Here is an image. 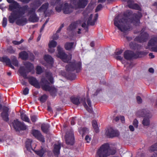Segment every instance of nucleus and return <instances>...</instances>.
Returning a JSON list of instances; mask_svg holds the SVG:
<instances>
[{
  "label": "nucleus",
  "instance_id": "1",
  "mask_svg": "<svg viewBox=\"0 0 157 157\" xmlns=\"http://www.w3.org/2000/svg\"><path fill=\"white\" fill-rule=\"evenodd\" d=\"M141 16L140 13L136 14L132 13L131 11H127L123 14L116 16L114 20V24L121 32L126 33L131 29V24L136 25L139 24Z\"/></svg>",
  "mask_w": 157,
  "mask_h": 157
},
{
  "label": "nucleus",
  "instance_id": "2",
  "mask_svg": "<svg viewBox=\"0 0 157 157\" xmlns=\"http://www.w3.org/2000/svg\"><path fill=\"white\" fill-rule=\"evenodd\" d=\"M10 4L8 10L11 11L8 17L10 23L13 24L15 22L19 25H23L27 22V19L25 17V12L28 8V5L21 6L20 4L14 0H6Z\"/></svg>",
  "mask_w": 157,
  "mask_h": 157
},
{
  "label": "nucleus",
  "instance_id": "3",
  "mask_svg": "<svg viewBox=\"0 0 157 157\" xmlns=\"http://www.w3.org/2000/svg\"><path fill=\"white\" fill-rule=\"evenodd\" d=\"M61 0H52L51 4L52 6H56L55 9L58 12L62 11L65 14H69L73 12L75 6L71 4L64 2L61 4L60 2Z\"/></svg>",
  "mask_w": 157,
  "mask_h": 157
},
{
  "label": "nucleus",
  "instance_id": "4",
  "mask_svg": "<svg viewBox=\"0 0 157 157\" xmlns=\"http://www.w3.org/2000/svg\"><path fill=\"white\" fill-rule=\"evenodd\" d=\"M116 152L115 149L110 148L108 144H104L98 149L95 157H107L110 155L114 154Z\"/></svg>",
  "mask_w": 157,
  "mask_h": 157
},
{
  "label": "nucleus",
  "instance_id": "5",
  "mask_svg": "<svg viewBox=\"0 0 157 157\" xmlns=\"http://www.w3.org/2000/svg\"><path fill=\"white\" fill-rule=\"evenodd\" d=\"M136 115L138 117H143L142 124L144 127H148L150 124V118L152 116V114L148 110L142 109L139 110L136 113Z\"/></svg>",
  "mask_w": 157,
  "mask_h": 157
},
{
  "label": "nucleus",
  "instance_id": "6",
  "mask_svg": "<svg viewBox=\"0 0 157 157\" xmlns=\"http://www.w3.org/2000/svg\"><path fill=\"white\" fill-rule=\"evenodd\" d=\"M71 102L73 104L77 105H78L80 103H82L87 111L90 113L92 112L91 108H90L91 106V102L89 98H86V101L90 108H88L87 105L86 103V100L84 98H83L79 99L78 98L74 97L71 98Z\"/></svg>",
  "mask_w": 157,
  "mask_h": 157
},
{
  "label": "nucleus",
  "instance_id": "7",
  "mask_svg": "<svg viewBox=\"0 0 157 157\" xmlns=\"http://www.w3.org/2000/svg\"><path fill=\"white\" fill-rule=\"evenodd\" d=\"M24 66L20 67L19 72L21 75L23 76L24 78H27V74L30 72L34 69L33 65L29 62H24Z\"/></svg>",
  "mask_w": 157,
  "mask_h": 157
},
{
  "label": "nucleus",
  "instance_id": "8",
  "mask_svg": "<svg viewBox=\"0 0 157 157\" xmlns=\"http://www.w3.org/2000/svg\"><path fill=\"white\" fill-rule=\"evenodd\" d=\"M83 16L84 17V21L87 20L88 25H95L98 17V14H96L93 18V15L90 13H88L87 10L84 11L83 13Z\"/></svg>",
  "mask_w": 157,
  "mask_h": 157
},
{
  "label": "nucleus",
  "instance_id": "9",
  "mask_svg": "<svg viewBox=\"0 0 157 157\" xmlns=\"http://www.w3.org/2000/svg\"><path fill=\"white\" fill-rule=\"evenodd\" d=\"M41 82L43 83V89L45 90L48 91L52 96L55 97L56 94V89L54 87L50 86L49 85V83L45 79L42 78Z\"/></svg>",
  "mask_w": 157,
  "mask_h": 157
},
{
  "label": "nucleus",
  "instance_id": "10",
  "mask_svg": "<svg viewBox=\"0 0 157 157\" xmlns=\"http://www.w3.org/2000/svg\"><path fill=\"white\" fill-rule=\"evenodd\" d=\"M67 71H73L76 70L77 72H78L81 68V64L80 62H76L75 61L70 62L66 67Z\"/></svg>",
  "mask_w": 157,
  "mask_h": 157
},
{
  "label": "nucleus",
  "instance_id": "11",
  "mask_svg": "<svg viewBox=\"0 0 157 157\" xmlns=\"http://www.w3.org/2000/svg\"><path fill=\"white\" fill-rule=\"evenodd\" d=\"M36 10L34 8H30L28 6V8L25 12V14L27 13L28 15H29V20L32 22H37L39 20V17L37 16L35 13Z\"/></svg>",
  "mask_w": 157,
  "mask_h": 157
},
{
  "label": "nucleus",
  "instance_id": "12",
  "mask_svg": "<svg viewBox=\"0 0 157 157\" xmlns=\"http://www.w3.org/2000/svg\"><path fill=\"white\" fill-rule=\"evenodd\" d=\"M57 50L58 52V57L61 59L64 62L68 63L71 59V56H67L60 46L57 47Z\"/></svg>",
  "mask_w": 157,
  "mask_h": 157
},
{
  "label": "nucleus",
  "instance_id": "13",
  "mask_svg": "<svg viewBox=\"0 0 157 157\" xmlns=\"http://www.w3.org/2000/svg\"><path fill=\"white\" fill-rule=\"evenodd\" d=\"M65 139L67 144L73 145L74 143V136L73 131L70 130L67 132L65 136Z\"/></svg>",
  "mask_w": 157,
  "mask_h": 157
},
{
  "label": "nucleus",
  "instance_id": "14",
  "mask_svg": "<svg viewBox=\"0 0 157 157\" xmlns=\"http://www.w3.org/2000/svg\"><path fill=\"white\" fill-rule=\"evenodd\" d=\"M146 49H151L153 51L157 52V37L152 38L149 41Z\"/></svg>",
  "mask_w": 157,
  "mask_h": 157
},
{
  "label": "nucleus",
  "instance_id": "15",
  "mask_svg": "<svg viewBox=\"0 0 157 157\" xmlns=\"http://www.w3.org/2000/svg\"><path fill=\"white\" fill-rule=\"evenodd\" d=\"M13 126L16 131L25 130L26 128V126L24 124L20 122L17 119L14 121L13 122Z\"/></svg>",
  "mask_w": 157,
  "mask_h": 157
},
{
  "label": "nucleus",
  "instance_id": "16",
  "mask_svg": "<svg viewBox=\"0 0 157 157\" xmlns=\"http://www.w3.org/2000/svg\"><path fill=\"white\" fill-rule=\"evenodd\" d=\"M105 134L109 138H113L118 136L119 132L117 130L109 127L106 130Z\"/></svg>",
  "mask_w": 157,
  "mask_h": 157
},
{
  "label": "nucleus",
  "instance_id": "17",
  "mask_svg": "<svg viewBox=\"0 0 157 157\" xmlns=\"http://www.w3.org/2000/svg\"><path fill=\"white\" fill-rule=\"evenodd\" d=\"M81 26V24L79 21L74 22L72 23L68 28V29L69 30H73L74 29H77V33L78 34L81 33V29L80 27Z\"/></svg>",
  "mask_w": 157,
  "mask_h": 157
},
{
  "label": "nucleus",
  "instance_id": "18",
  "mask_svg": "<svg viewBox=\"0 0 157 157\" xmlns=\"http://www.w3.org/2000/svg\"><path fill=\"white\" fill-rule=\"evenodd\" d=\"M124 58L127 60H130L133 58H136L138 56L135 54L132 51L127 50L124 54Z\"/></svg>",
  "mask_w": 157,
  "mask_h": 157
},
{
  "label": "nucleus",
  "instance_id": "19",
  "mask_svg": "<svg viewBox=\"0 0 157 157\" xmlns=\"http://www.w3.org/2000/svg\"><path fill=\"white\" fill-rule=\"evenodd\" d=\"M88 2V0H78L77 3H74L73 5L76 9L83 8L86 6Z\"/></svg>",
  "mask_w": 157,
  "mask_h": 157
},
{
  "label": "nucleus",
  "instance_id": "20",
  "mask_svg": "<svg viewBox=\"0 0 157 157\" xmlns=\"http://www.w3.org/2000/svg\"><path fill=\"white\" fill-rule=\"evenodd\" d=\"M32 133L33 135L38 140L42 142H44V138L40 131L34 129L32 131Z\"/></svg>",
  "mask_w": 157,
  "mask_h": 157
},
{
  "label": "nucleus",
  "instance_id": "21",
  "mask_svg": "<svg viewBox=\"0 0 157 157\" xmlns=\"http://www.w3.org/2000/svg\"><path fill=\"white\" fill-rule=\"evenodd\" d=\"M148 35L146 33L142 31L140 36L136 37L135 40L140 42H143L145 41L148 38Z\"/></svg>",
  "mask_w": 157,
  "mask_h": 157
},
{
  "label": "nucleus",
  "instance_id": "22",
  "mask_svg": "<svg viewBox=\"0 0 157 157\" xmlns=\"http://www.w3.org/2000/svg\"><path fill=\"white\" fill-rule=\"evenodd\" d=\"M9 109L7 107H4L3 109V112L1 113V116L3 119L6 121L9 120Z\"/></svg>",
  "mask_w": 157,
  "mask_h": 157
},
{
  "label": "nucleus",
  "instance_id": "23",
  "mask_svg": "<svg viewBox=\"0 0 157 157\" xmlns=\"http://www.w3.org/2000/svg\"><path fill=\"white\" fill-rule=\"evenodd\" d=\"M28 79L29 82L31 85L36 88H40V84L36 78L33 77H30L28 78Z\"/></svg>",
  "mask_w": 157,
  "mask_h": 157
},
{
  "label": "nucleus",
  "instance_id": "24",
  "mask_svg": "<svg viewBox=\"0 0 157 157\" xmlns=\"http://www.w3.org/2000/svg\"><path fill=\"white\" fill-rule=\"evenodd\" d=\"M44 1V0H36L30 4L31 8H34L36 10L40 6Z\"/></svg>",
  "mask_w": 157,
  "mask_h": 157
},
{
  "label": "nucleus",
  "instance_id": "25",
  "mask_svg": "<svg viewBox=\"0 0 157 157\" xmlns=\"http://www.w3.org/2000/svg\"><path fill=\"white\" fill-rule=\"evenodd\" d=\"M128 6L130 8L139 10H141L140 7L138 4L134 3L132 1H128Z\"/></svg>",
  "mask_w": 157,
  "mask_h": 157
},
{
  "label": "nucleus",
  "instance_id": "26",
  "mask_svg": "<svg viewBox=\"0 0 157 157\" xmlns=\"http://www.w3.org/2000/svg\"><path fill=\"white\" fill-rule=\"evenodd\" d=\"M61 146V143L59 142H58L55 144L53 152L55 155H58L59 154Z\"/></svg>",
  "mask_w": 157,
  "mask_h": 157
},
{
  "label": "nucleus",
  "instance_id": "27",
  "mask_svg": "<svg viewBox=\"0 0 157 157\" xmlns=\"http://www.w3.org/2000/svg\"><path fill=\"white\" fill-rule=\"evenodd\" d=\"M48 7V3H46L42 5L41 7L38 10V12L43 13V14L45 13Z\"/></svg>",
  "mask_w": 157,
  "mask_h": 157
},
{
  "label": "nucleus",
  "instance_id": "28",
  "mask_svg": "<svg viewBox=\"0 0 157 157\" xmlns=\"http://www.w3.org/2000/svg\"><path fill=\"white\" fill-rule=\"evenodd\" d=\"M123 50L122 49L118 50L115 52V57L116 59L117 60H121L123 59V56H121L123 52Z\"/></svg>",
  "mask_w": 157,
  "mask_h": 157
},
{
  "label": "nucleus",
  "instance_id": "29",
  "mask_svg": "<svg viewBox=\"0 0 157 157\" xmlns=\"http://www.w3.org/2000/svg\"><path fill=\"white\" fill-rule=\"evenodd\" d=\"M32 142V141L31 140L27 139L25 142L26 147V148L30 152L31 150L33 151V149L31 147Z\"/></svg>",
  "mask_w": 157,
  "mask_h": 157
},
{
  "label": "nucleus",
  "instance_id": "30",
  "mask_svg": "<svg viewBox=\"0 0 157 157\" xmlns=\"http://www.w3.org/2000/svg\"><path fill=\"white\" fill-rule=\"evenodd\" d=\"M44 59L46 62L51 66L53 63V59L50 56L47 55L44 57Z\"/></svg>",
  "mask_w": 157,
  "mask_h": 157
},
{
  "label": "nucleus",
  "instance_id": "31",
  "mask_svg": "<svg viewBox=\"0 0 157 157\" xmlns=\"http://www.w3.org/2000/svg\"><path fill=\"white\" fill-rule=\"evenodd\" d=\"M49 126L48 124H43L41 125V129L45 133H48L49 132Z\"/></svg>",
  "mask_w": 157,
  "mask_h": 157
},
{
  "label": "nucleus",
  "instance_id": "32",
  "mask_svg": "<svg viewBox=\"0 0 157 157\" xmlns=\"http://www.w3.org/2000/svg\"><path fill=\"white\" fill-rule=\"evenodd\" d=\"M19 56L22 59L25 60L28 58V54L26 52L23 51L19 53Z\"/></svg>",
  "mask_w": 157,
  "mask_h": 157
},
{
  "label": "nucleus",
  "instance_id": "33",
  "mask_svg": "<svg viewBox=\"0 0 157 157\" xmlns=\"http://www.w3.org/2000/svg\"><path fill=\"white\" fill-rule=\"evenodd\" d=\"M0 61L5 63L7 65L11 62L10 59L5 56L2 57H0Z\"/></svg>",
  "mask_w": 157,
  "mask_h": 157
},
{
  "label": "nucleus",
  "instance_id": "34",
  "mask_svg": "<svg viewBox=\"0 0 157 157\" xmlns=\"http://www.w3.org/2000/svg\"><path fill=\"white\" fill-rule=\"evenodd\" d=\"M129 45L131 48L135 50L138 49L141 47V46L137 44L136 43L131 42L130 43Z\"/></svg>",
  "mask_w": 157,
  "mask_h": 157
},
{
  "label": "nucleus",
  "instance_id": "35",
  "mask_svg": "<svg viewBox=\"0 0 157 157\" xmlns=\"http://www.w3.org/2000/svg\"><path fill=\"white\" fill-rule=\"evenodd\" d=\"M46 151V150L44 148H42L40 150L38 151H35V152L36 154L40 157H42Z\"/></svg>",
  "mask_w": 157,
  "mask_h": 157
},
{
  "label": "nucleus",
  "instance_id": "36",
  "mask_svg": "<svg viewBox=\"0 0 157 157\" xmlns=\"http://www.w3.org/2000/svg\"><path fill=\"white\" fill-rule=\"evenodd\" d=\"M74 43L67 42L65 45V47L67 50H69L73 48Z\"/></svg>",
  "mask_w": 157,
  "mask_h": 157
},
{
  "label": "nucleus",
  "instance_id": "37",
  "mask_svg": "<svg viewBox=\"0 0 157 157\" xmlns=\"http://www.w3.org/2000/svg\"><path fill=\"white\" fill-rule=\"evenodd\" d=\"M92 125L95 132H98L99 129L97 121L95 120L93 121L92 122Z\"/></svg>",
  "mask_w": 157,
  "mask_h": 157
},
{
  "label": "nucleus",
  "instance_id": "38",
  "mask_svg": "<svg viewBox=\"0 0 157 157\" xmlns=\"http://www.w3.org/2000/svg\"><path fill=\"white\" fill-rule=\"evenodd\" d=\"M21 117L22 120L28 122H30L29 118L24 113H21Z\"/></svg>",
  "mask_w": 157,
  "mask_h": 157
},
{
  "label": "nucleus",
  "instance_id": "39",
  "mask_svg": "<svg viewBox=\"0 0 157 157\" xmlns=\"http://www.w3.org/2000/svg\"><path fill=\"white\" fill-rule=\"evenodd\" d=\"M11 59L13 64L15 66H18V63L16 57L14 56H12Z\"/></svg>",
  "mask_w": 157,
  "mask_h": 157
},
{
  "label": "nucleus",
  "instance_id": "40",
  "mask_svg": "<svg viewBox=\"0 0 157 157\" xmlns=\"http://www.w3.org/2000/svg\"><path fill=\"white\" fill-rule=\"evenodd\" d=\"M46 77L51 83H53V79L51 73L47 72L46 74Z\"/></svg>",
  "mask_w": 157,
  "mask_h": 157
},
{
  "label": "nucleus",
  "instance_id": "41",
  "mask_svg": "<svg viewBox=\"0 0 157 157\" xmlns=\"http://www.w3.org/2000/svg\"><path fill=\"white\" fill-rule=\"evenodd\" d=\"M57 44V43L56 42L55 40H52L50 41L48 45V46H50V47L55 48Z\"/></svg>",
  "mask_w": 157,
  "mask_h": 157
},
{
  "label": "nucleus",
  "instance_id": "42",
  "mask_svg": "<svg viewBox=\"0 0 157 157\" xmlns=\"http://www.w3.org/2000/svg\"><path fill=\"white\" fill-rule=\"evenodd\" d=\"M87 131V129L86 128H81L79 129V132L80 134H82L83 135Z\"/></svg>",
  "mask_w": 157,
  "mask_h": 157
},
{
  "label": "nucleus",
  "instance_id": "43",
  "mask_svg": "<svg viewBox=\"0 0 157 157\" xmlns=\"http://www.w3.org/2000/svg\"><path fill=\"white\" fill-rule=\"evenodd\" d=\"M36 73L38 74H40L42 72L41 67L39 66H37L36 68Z\"/></svg>",
  "mask_w": 157,
  "mask_h": 157
},
{
  "label": "nucleus",
  "instance_id": "44",
  "mask_svg": "<svg viewBox=\"0 0 157 157\" xmlns=\"http://www.w3.org/2000/svg\"><path fill=\"white\" fill-rule=\"evenodd\" d=\"M138 121L137 119H135L133 120L132 124L135 128H137L138 126Z\"/></svg>",
  "mask_w": 157,
  "mask_h": 157
},
{
  "label": "nucleus",
  "instance_id": "45",
  "mask_svg": "<svg viewBox=\"0 0 157 157\" xmlns=\"http://www.w3.org/2000/svg\"><path fill=\"white\" fill-rule=\"evenodd\" d=\"M7 24V18L5 17H4L3 19L2 20V26L4 27H5L6 25Z\"/></svg>",
  "mask_w": 157,
  "mask_h": 157
},
{
  "label": "nucleus",
  "instance_id": "46",
  "mask_svg": "<svg viewBox=\"0 0 157 157\" xmlns=\"http://www.w3.org/2000/svg\"><path fill=\"white\" fill-rule=\"evenodd\" d=\"M47 98V96L46 95H44L40 97V100L41 102H44L46 101Z\"/></svg>",
  "mask_w": 157,
  "mask_h": 157
},
{
  "label": "nucleus",
  "instance_id": "47",
  "mask_svg": "<svg viewBox=\"0 0 157 157\" xmlns=\"http://www.w3.org/2000/svg\"><path fill=\"white\" fill-rule=\"evenodd\" d=\"M7 51L9 53L11 54L14 53L15 52L11 46H10L8 48Z\"/></svg>",
  "mask_w": 157,
  "mask_h": 157
},
{
  "label": "nucleus",
  "instance_id": "48",
  "mask_svg": "<svg viewBox=\"0 0 157 157\" xmlns=\"http://www.w3.org/2000/svg\"><path fill=\"white\" fill-rule=\"evenodd\" d=\"M24 41L23 39H21L20 41H17L14 40L12 42V43L15 45H19L21 43H22Z\"/></svg>",
  "mask_w": 157,
  "mask_h": 157
},
{
  "label": "nucleus",
  "instance_id": "49",
  "mask_svg": "<svg viewBox=\"0 0 157 157\" xmlns=\"http://www.w3.org/2000/svg\"><path fill=\"white\" fill-rule=\"evenodd\" d=\"M59 38V35L57 33L54 34L52 36V40H57Z\"/></svg>",
  "mask_w": 157,
  "mask_h": 157
},
{
  "label": "nucleus",
  "instance_id": "50",
  "mask_svg": "<svg viewBox=\"0 0 157 157\" xmlns=\"http://www.w3.org/2000/svg\"><path fill=\"white\" fill-rule=\"evenodd\" d=\"M31 119L33 122H35L37 119V117L35 115H32L31 116Z\"/></svg>",
  "mask_w": 157,
  "mask_h": 157
},
{
  "label": "nucleus",
  "instance_id": "51",
  "mask_svg": "<svg viewBox=\"0 0 157 157\" xmlns=\"http://www.w3.org/2000/svg\"><path fill=\"white\" fill-rule=\"evenodd\" d=\"M101 90L100 89H98L96 90L95 92L93 94V95L94 96H96L98 94L101 92Z\"/></svg>",
  "mask_w": 157,
  "mask_h": 157
},
{
  "label": "nucleus",
  "instance_id": "52",
  "mask_svg": "<svg viewBox=\"0 0 157 157\" xmlns=\"http://www.w3.org/2000/svg\"><path fill=\"white\" fill-rule=\"evenodd\" d=\"M54 47H50L48 46V50L49 52L50 53H52L55 51V49H54Z\"/></svg>",
  "mask_w": 157,
  "mask_h": 157
},
{
  "label": "nucleus",
  "instance_id": "53",
  "mask_svg": "<svg viewBox=\"0 0 157 157\" xmlns=\"http://www.w3.org/2000/svg\"><path fill=\"white\" fill-rule=\"evenodd\" d=\"M82 19L81 21L82 22H83V23L81 25V26L83 28H85L86 26V24L85 23L86 22L84 21V16Z\"/></svg>",
  "mask_w": 157,
  "mask_h": 157
},
{
  "label": "nucleus",
  "instance_id": "54",
  "mask_svg": "<svg viewBox=\"0 0 157 157\" xmlns=\"http://www.w3.org/2000/svg\"><path fill=\"white\" fill-rule=\"evenodd\" d=\"M29 89L26 87L25 88L23 91V94L24 95H27L29 93Z\"/></svg>",
  "mask_w": 157,
  "mask_h": 157
},
{
  "label": "nucleus",
  "instance_id": "55",
  "mask_svg": "<svg viewBox=\"0 0 157 157\" xmlns=\"http://www.w3.org/2000/svg\"><path fill=\"white\" fill-rule=\"evenodd\" d=\"M85 140L87 142L89 143L91 140V138L89 136L87 135L86 136Z\"/></svg>",
  "mask_w": 157,
  "mask_h": 157
},
{
  "label": "nucleus",
  "instance_id": "56",
  "mask_svg": "<svg viewBox=\"0 0 157 157\" xmlns=\"http://www.w3.org/2000/svg\"><path fill=\"white\" fill-rule=\"evenodd\" d=\"M102 8V6L101 4L99 5L97 7L96 10V11H98L100 10Z\"/></svg>",
  "mask_w": 157,
  "mask_h": 157
},
{
  "label": "nucleus",
  "instance_id": "57",
  "mask_svg": "<svg viewBox=\"0 0 157 157\" xmlns=\"http://www.w3.org/2000/svg\"><path fill=\"white\" fill-rule=\"evenodd\" d=\"M137 100L138 103H141L142 102V100L140 96H137L136 98Z\"/></svg>",
  "mask_w": 157,
  "mask_h": 157
},
{
  "label": "nucleus",
  "instance_id": "58",
  "mask_svg": "<svg viewBox=\"0 0 157 157\" xmlns=\"http://www.w3.org/2000/svg\"><path fill=\"white\" fill-rule=\"evenodd\" d=\"M129 128L131 132H133L134 131V127L132 125H130L129 126Z\"/></svg>",
  "mask_w": 157,
  "mask_h": 157
},
{
  "label": "nucleus",
  "instance_id": "59",
  "mask_svg": "<svg viewBox=\"0 0 157 157\" xmlns=\"http://www.w3.org/2000/svg\"><path fill=\"white\" fill-rule=\"evenodd\" d=\"M120 119L121 120V121L122 122L124 123V117L123 116H120Z\"/></svg>",
  "mask_w": 157,
  "mask_h": 157
},
{
  "label": "nucleus",
  "instance_id": "60",
  "mask_svg": "<svg viewBox=\"0 0 157 157\" xmlns=\"http://www.w3.org/2000/svg\"><path fill=\"white\" fill-rule=\"evenodd\" d=\"M131 65H128V64L125 65V67H126V70H129L130 68H131L132 67L131 66Z\"/></svg>",
  "mask_w": 157,
  "mask_h": 157
},
{
  "label": "nucleus",
  "instance_id": "61",
  "mask_svg": "<svg viewBox=\"0 0 157 157\" xmlns=\"http://www.w3.org/2000/svg\"><path fill=\"white\" fill-rule=\"evenodd\" d=\"M20 1L23 3H28L30 2V0H20Z\"/></svg>",
  "mask_w": 157,
  "mask_h": 157
},
{
  "label": "nucleus",
  "instance_id": "62",
  "mask_svg": "<svg viewBox=\"0 0 157 157\" xmlns=\"http://www.w3.org/2000/svg\"><path fill=\"white\" fill-rule=\"evenodd\" d=\"M149 71L151 73H153L154 72V70L152 68H150L149 69Z\"/></svg>",
  "mask_w": 157,
  "mask_h": 157
},
{
  "label": "nucleus",
  "instance_id": "63",
  "mask_svg": "<svg viewBox=\"0 0 157 157\" xmlns=\"http://www.w3.org/2000/svg\"><path fill=\"white\" fill-rule=\"evenodd\" d=\"M75 118H72V120L71 121V124L72 125H74L75 124Z\"/></svg>",
  "mask_w": 157,
  "mask_h": 157
},
{
  "label": "nucleus",
  "instance_id": "64",
  "mask_svg": "<svg viewBox=\"0 0 157 157\" xmlns=\"http://www.w3.org/2000/svg\"><path fill=\"white\" fill-rule=\"evenodd\" d=\"M7 65H9V66L12 69H14V67L12 65L11 63V62L10 63H9Z\"/></svg>",
  "mask_w": 157,
  "mask_h": 157
}]
</instances>
